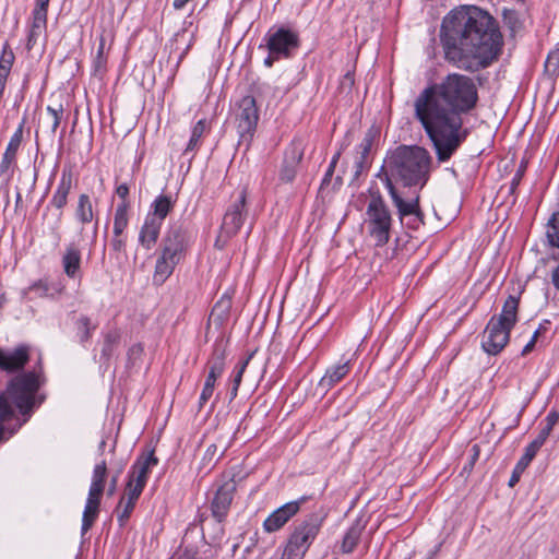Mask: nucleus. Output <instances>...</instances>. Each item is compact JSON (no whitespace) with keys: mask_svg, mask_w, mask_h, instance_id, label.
I'll return each instance as SVG.
<instances>
[{"mask_svg":"<svg viewBox=\"0 0 559 559\" xmlns=\"http://www.w3.org/2000/svg\"><path fill=\"white\" fill-rule=\"evenodd\" d=\"M520 296L510 295L503 302L502 310L496 320L499 324L513 329L518 322Z\"/></svg>","mask_w":559,"mask_h":559,"instance_id":"obj_24","label":"nucleus"},{"mask_svg":"<svg viewBox=\"0 0 559 559\" xmlns=\"http://www.w3.org/2000/svg\"><path fill=\"white\" fill-rule=\"evenodd\" d=\"M512 329L499 324L493 316L483 333L481 347L489 355L499 354L508 344Z\"/></svg>","mask_w":559,"mask_h":559,"instance_id":"obj_12","label":"nucleus"},{"mask_svg":"<svg viewBox=\"0 0 559 559\" xmlns=\"http://www.w3.org/2000/svg\"><path fill=\"white\" fill-rule=\"evenodd\" d=\"M157 464L158 459L155 456L154 451H151L145 455H141L129 472L128 479L145 487L150 469Z\"/></svg>","mask_w":559,"mask_h":559,"instance_id":"obj_17","label":"nucleus"},{"mask_svg":"<svg viewBox=\"0 0 559 559\" xmlns=\"http://www.w3.org/2000/svg\"><path fill=\"white\" fill-rule=\"evenodd\" d=\"M179 559H210L209 556L201 555L192 549H185V551L178 557Z\"/></svg>","mask_w":559,"mask_h":559,"instance_id":"obj_55","label":"nucleus"},{"mask_svg":"<svg viewBox=\"0 0 559 559\" xmlns=\"http://www.w3.org/2000/svg\"><path fill=\"white\" fill-rule=\"evenodd\" d=\"M135 502L120 499L116 507L117 520L120 526H124L127 521L130 519L132 511L134 510Z\"/></svg>","mask_w":559,"mask_h":559,"instance_id":"obj_41","label":"nucleus"},{"mask_svg":"<svg viewBox=\"0 0 559 559\" xmlns=\"http://www.w3.org/2000/svg\"><path fill=\"white\" fill-rule=\"evenodd\" d=\"M102 497L100 495L88 492L82 515V534L87 533L98 518Z\"/></svg>","mask_w":559,"mask_h":559,"instance_id":"obj_23","label":"nucleus"},{"mask_svg":"<svg viewBox=\"0 0 559 559\" xmlns=\"http://www.w3.org/2000/svg\"><path fill=\"white\" fill-rule=\"evenodd\" d=\"M47 114L51 118L50 131H51V133H55L60 124L61 119H62V115H63L62 105H60L59 108H53L51 106H48Z\"/></svg>","mask_w":559,"mask_h":559,"instance_id":"obj_45","label":"nucleus"},{"mask_svg":"<svg viewBox=\"0 0 559 559\" xmlns=\"http://www.w3.org/2000/svg\"><path fill=\"white\" fill-rule=\"evenodd\" d=\"M142 352H143V348H142V346H141V345H134V346H132V347L130 348V350H129V353H130L131 355H141V354H142Z\"/></svg>","mask_w":559,"mask_h":559,"instance_id":"obj_64","label":"nucleus"},{"mask_svg":"<svg viewBox=\"0 0 559 559\" xmlns=\"http://www.w3.org/2000/svg\"><path fill=\"white\" fill-rule=\"evenodd\" d=\"M46 28L47 17L32 14L26 44L27 50H32L35 47L39 38H41L45 35Z\"/></svg>","mask_w":559,"mask_h":559,"instance_id":"obj_28","label":"nucleus"},{"mask_svg":"<svg viewBox=\"0 0 559 559\" xmlns=\"http://www.w3.org/2000/svg\"><path fill=\"white\" fill-rule=\"evenodd\" d=\"M280 59H283V58L277 56V55L269 52V56L264 59V64L267 68H271L274 64V62L280 60Z\"/></svg>","mask_w":559,"mask_h":559,"instance_id":"obj_60","label":"nucleus"},{"mask_svg":"<svg viewBox=\"0 0 559 559\" xmlns=\"http://www.w3.org/2000/svg\"><path fill=\"white\" fill-rule=\"evenodd\" d=\"M209 131V127L205 119H200L191 129L190 139L183 151V155L190 156L192 159L202 144V138L204 133Z\"/></svg>","mask_w":559,"mask_h":559,"instance_id":"obj_26","label":"nucleus"},{"mask_svg":"<svg viewBox=\"0 0 559 559\" xmlns=\"http://www.w3.org/2000/svg\"><path fill=\"white\" fill-rule=\"evenodd\" d=\"M231 297L228 294H224L219 300L214 305L212 310V317H214L219 322H223L227 319L229 311L231 309Z\"/></svg>","mask_w":559,"mask_h":559,"instance_id":"obj_38","label":"nucleus"},{"mask_svg":"<svg viewBox=\"0 0 559 559\" xmlns=\"http://www.w3.org/2000/svg\"><path fill=\"white\" fill-rule=\"evenodd\" d=\"M151 207L153 211L150 212L146 216L150 218H155L157 222L164 223V219L174 207V201L170 195L160 194L154 200Z\"/></svg>","mask_w":559,"mask_h":559,"instance_id":"obj_29","label":"nucleus"},{"mask_svg":"<svg viewBox=\"0 0 559 559\" xmlns=\"http://www.w3.org/2000/svg\"><path fill=\"white\" fill-rule=\"evenodd\" d=\"M552 429L549 428V426H545L539 431L538 436L527 445L528 448L533 449L535 452H538L539 449L544 445L547 438L549 437Z\"/></svg>","mask_w":559,"mask_h":559,"instance_id":"obj_46","label":"nucleus"},{"mask_svg":"<svg viewBox=\"0 0 559 559\" xmlns=\"http://www.w3.org/2000/svg\"><path fill=\"white\" fill-rule=\"evenodd\" d=\"M143 489H144V486L136 484L133 480L128 479V481L126 484L124 492H123L121 499H123V501L127 500V501H132V502L136 503Z\"/></svg>","mask_w":559,"mask_h":559,"instance_id":"obj_43","label":"nucleus"},{"mask_svg":"<svg viewBox=\"0 0 559 559\" xmlns=\"http://www.w3.org/2000/svg\"><path fill=\"white\" fill-rule=\"evenodd\" d=\"M440 41L444 59L467 72L489 67L502 47V36L496 20L488 12L473 5L456 8L443 17Z\"/></svg>","mask_w":559,"mask_h":559,"instance_id":"obj_2","label":"nucleus"},{"mask_svg":"<svg viewBox=\"0 0 559 559\" xmlns=\"http://www.w3.org/2000/svg\"><path fill=\"white\" fill-rule=\"evenodd\" d=\"M546 236L551 247L559 248V211L554 213L546 227Z\"/></svg>","mask_w":559,"mask_h":559,"instance_id":"obj_39","label":"nucleus"},{"mask_svg":"<svg viewBox=\"0 0 559 559\" xmlns=\"http://www.w3.org/2000/svg\"><path fill=\"white\" fill-rule=\"evenodd\" d=\"M117 483H118V473L116 475H114L110 479V485L107 490L108 496H112L115 493L116 488H117Z\"/></svg>","mask_w":559,"mask_h":559,"instance_id":"obj_61","label":"nucleus"},{"mask_svg":"<svg viewBox=\"0 0 559 559\" xmlns=\"http://www.w3.org/2000/svg\"><path fill=\"white\" fill-rule=\"evenodd\" d=\"M384 186L388 189L393 204L397 209L401 221L405 217H409L411 221L407 223L412 228H418L419 225H424V213L419 207V195H416L411 201H405L396 191L392 180L385 175Z\"/></svg>","mask_w":559,"mask_h":559,"instance_id":"obj_10","label":"nucleus"},{"mask_svg":"<svg viewBox=\"0 0 559 559\" xmlns=\"http://www.w3.org/2000/svg\"><path fill=\"white\" fill-rule=\"evenodd\" d=\"M302 156L304 151L296 144L286 151L280 174L282 181L292 182L295 179Z\"/></svg>","mask_w":559,"mask_h":559,"instance_id":"obj_20","label":"nucleus"},{"mask_svg":"<svg viewBox=\"0 0 559 559\" xmlns=\"http://www.w3.org/2000/svg\"><path fill=\"white\" fill-rule=\"evenodd\" d=\"M377 136L378 130L371 127L367 130L362 141L357 146L356 154L354 156V173L352 181L358 180L360 175L370 167L369 153Z\"/></svg>","mask_w":559,"mask_h":559,"instance_id":"obj_14","label":"nucleus"},{"mask_svg":"<svg viewBox=\"0 0 559 559\" xmlns=\"http://www.w3.org/2000/svg\"><path fill=\"white\" fill-rule=\"evenodd\" d=\"M226 448V445L218 447L216 443L210 444L206 449L205 456L210 460H213L214 457L218 459L224 454Z\"/></svg>","mask_w":559,"mask_h":559,"instance_id":"obj_51","label":"nucleus"},{"mask_svg":"<svg viewBox=\"0 0 559 559\" xmlns=\"http://www.w3.org/2000/svg\"><path fill=\"white\" fill-rule=\"evenodd\" d=\"M188 247L187 230L178 224L169 226L160 241L153 276L155 283L163 284L173 274L175 267L186 257Z\"/></svg>","mask_w":559,"mask_h":559,"instance_id":"obj_5","label":"nucleus"},{"mask_svg":"<svg viewBox=\"0 0 559 559\" xmlns=\"http://www.w3.org/2000/svg\"><path fill=\"white\" fill-rule=\"evenodd\" d=\"M304 501L305 498H301L300 500L287 502L276 509L265 519L263 523L264 530L267 533H273L282 528L299 511L300 504Z\"/></svg>","mask_w":559,"mask_h":559,"instance_id":"obj_15","label":"nucleus"},{"mask_svg":"<svg viewBox=\"0 0 559 559\" xmlns=\"http://www.w3.org/2000/svg\"><path fill=\"white\" fill-rule=\"evenodd\" d=\"M537 452H535L533 449L526 447L524 454L516 463L513 473L511 475V478L509 480V486L513 487L519 480L522 475V473L525 471V468L530 465V463L533 461Z\"/></svg>","mask_w":559,"mask_h":559,"instance_id":"obj_34","label":"nucleus"},{"mask_svg":"<svg viewBox=\"0 0 559 559\" xmlns=\"http://www.w3.org/2000/svg\"><path fill=\"white\" fill-rule=\"evenodd\" d=\"M63 287L59 284H50L47 280H38L22 290V296L27 300L36 298H55L61 294Z\"/></svg>","mask_w":559,"mask_h":559,"instance_id":"obj_19","label":"nucleus"},{"mask_svg":"<svg viewBox=\"0 0 559 559\" xmlns=\"http://www.w3.org/2000/svg\"><path fill=\"white\" fill-rule=\"evenodd\" d=\"M471 452H472V455H471V460H469V463H468V468L472 469L475 462L478 460L479 457V453H480V449H479V445L478 444H474L471 449Z\"/></svg>","mask_w":559,"mask_h":559,"instance_id":"obj_59","label":"nucleus"},{"mask_svg":"<svg viewBox=\"0 0 559 559\" xmlns=\"http://www.w3.org/2000/svg\"><path fill=\"white\" fill-rule=\"evenodd\" d=\"M367 226L369 235L377 246H384L390 240L392 217L389 207L382 197L373 194L367 206Z\"/></svg>","mask_w":559,"mask_h":559,"instance_id":"obj_8","label":"nucleus"},{"mask_svg":"<svg viewBox=\"0 0 559 559\" xmlns=\"http://www.w3.org/2000/svg\"><path fill=\"white\" fill-rule=\"evenodd\" d=\"M110 246H111L112 250L116 251V252L124 251V249H126V237L123 235L115 236V234H112Z\"/></svg>","mask_w":559,"mask_h":559,"instance_id":"obj_52","label":"nucleus"},{"mask_svg":"<svg viewBox=\"0 0 559 559\" xmlns=\"http://www.w3.org/2000/svg\"><path fill=\"white\" fill-rule=\"evenodd\" d=\"M350 370V359H346L337 365L331 366L318 383V389L323 393L329 392L340 381H342Z\"/></svg>","mask_w":559,"mask_h":559,"instance_id":"obj_18","label":"nucleus"},{"mask_svg":"<svg viewBox=\"0 0 559 559\" xmlns=\"http://www.w3.org/2000/svg\"><path fill=\"white\" fill-rule=\"evenodd\" d=\"M163 223L155 218L145 217L143 225L139 231V243L145 250H151L156 245Z\"/></svg>","mask_w":559,"mask_h":559,"instance_id":"obj_22","label":"nucleus"},{"mask_svg":"<svg viewBox=\"0 0 559 559\" xmlns=\"http://www.w3.org/2000/svg\"><path fill=\"white\" fill-rule=\"evenodd\" d=\"M539 333H540V329H537V330L533 333L532 338L530 340V342H528V343L524 346V348L522 349V355H526V354H528V353L533 349V347H534V345H535V343H536V341H537V337H538Z\"/></svg>","mask_w":559,"mask_h":559,"instance_id":"obj_56","label":"nucleus"},{"mask_svg":"<svg viewBox=\"0 0 559 559\" xmlns=\"http://www.w3.org/2000/svg\"><path fill=\"white\" fill-rule=\"evenodd\" d=\"M39 385L35 372H24L12 378L5 391L0 393V441L11 437L26 421L20 420L15 408L22 415H29L41 403L36 399Z\"/></svg>","mask_w":559,"mask_h":559,"instance_id":"obj_3","label":"nucleus"},{"mask_svg":"<svg viewBox=\"0 0 559 559\" xmlns=\"http://www.w3.org/2000/svg\"><path fill=\"white\" fill-rule=\"evenodd\" d=\"M192 0H174L173 8L177 11L183 10Z\"/></svg>","mask_w":559,"mask_h":559,"instance_id":"obj_62","label":"nucleus"},{"mask_svg":"<svg viewBox=\"0 0 559 559\" xmlns=\"http://www.w3.org/2000/svg\"><path fill=\"white\" fill-rule=\"evenodd\" d=\"M120 341V333L118 330H111L107 332L104 336V344L102 348V358L105 360H109L115 349L117 348Z\"/></svg>","mask_w":559,"mask_h":559,"instance_id":"obj_37","label":"nucleus"},{"mask_svg":"<svg viewBox=\"0 0 559 559\" xmlns=\"http://www.w3.org/2000/svg\"><path fill=\"white\" fill-rule=\"evenodd\" d=\"M478 92L474 80L459 73L425 87L414 102V117L431 141L439 162L449 160L466 140L463 115L474 109Z\"/></svg>","mask_w":559,"mask_h":559,"instance_id":"obj_1","label":"nucleus"},{"mask_svg":"<svg viewBox=\"0 0 559 559\" xmlns=\"http://www.w3.org/2000/svg\"><path fill=\"white\" fill-rule=\"evenodd\" d=\"M236 487V481L234 479H228L216 489L211 502V511L212 515L218 522H222L226 518L234 499Z\"/></svg>","mask_w":559,"mask_h":559,"instance_id":"obj_13","label":"nucleus"},{"mask_svg":"<svg viewBox=\"0 0 559 559\" xmlns=\"http://www.w3.org/2000/svg\"><path fill=\"white\" fill-rule=\"evenodd\" d=\"M504 24L513 34H515L522 27V23L513 11L504 14Z\"/></svg>","mask_w":559,"mask_h":559,"instance_id":"obj_48","label":"nucleus"},{"mask_svg":"<svg viewBox=\"0 0 559 559\" xmlns=\"http://www.w3.org/2000/svg\"><path fill=\"white\" fill-rule=\"evenodd\" d=\"M551 280L554 286L559 290V265L552 271Z\"/></svg>","mask_w":559,"mask_h":559,"instance_id":"obj_63","label":"nucleus"},{"mask_svg":"<svg viewBox=\"0 0 559 559\" xmlns=\"http://www.w3.org/2000/svg\"><path fill=\"white\" fill-rule=\"evenodd\" d=\"M15 154L9 153L4 151V154L2 156V160L0 163V175L8 174L9 169L15 162Z\"/></svg>","mask_w":559,"mask_h":559,"instance_id":"obj_49","label":"nucleus"},{"mask_svg":"<svg viewBox=\"0 0 559 559\" xmlns=\"http://www.w3.org/2000/svg\"><path fill=\"white\" fill-rule=\"evenodd\" d=\"M81 265V252L74 245H69L62 257V266L64 273L71 277H76Z\"/></svg>","mask_w":559,"mask_h":559,"instance_id":"obj_27","label":"nucleus"},{"mask_svg":"<svg viewBox=\"0 0 559 559\" xmlns=\"http://www.w3.org/2000/svg\"><path fill=\"white\" fill-rule=\"evenodd\" d=\"M24 124H25V119L22 120V122L20 123V126L17 127V129L15 130L13 135L11 136V139L8 143V146L5 148V152L16 155L19 147L22 143Z\"/></svg>","mask_w":559,"mask_h":559,"instance_id":"obj_44","label":"nucleus"},{"mask_svg":"<svg viewBox=\"0 0 559 559\" xmlns=\"http://www.w3.org/2000/svg\"><path fill=\"white\" fill-rule=\"evenodd\" d=\"M264 39L269 52L277 55L283 59L290 58L300 46L299 34L285 26L271 28Z\"/></svg>","mask_w":559,"mask_h":559,"instance_id":"obj_9","label":"nucleus"},{"mask_svg":"<svg viewBox=\"0 0 559 559\" xmlns=\"http://www.w3.org/2000/svg\"><path fill=\"white\" fill-rule=\"evenodd\" d=\"M75 336L81 344L90 341L97 325L87 316H80L75 322Z\"/></svg>","mask_w":559,"mask_h":559,"instance_id":"obj_33","label":"nucleus"},{"mask_svg":"<svg viewBox=\"0 0 559 559\" xmlns=\"http://www.w3.org/2000/svg\"><path fill=\"white\" fill-rule=\"evenodd\" d=\"M253 354H250L245 360L240 361L236 367L234 379H233V388L230 390V400H234L237 396L238 389L240 386L242 374L252 358Z\"/></svg>","mask_w":559,"mask_h":559,"instance_id":"obj_42","label":"nucleus"},{"mask_svg":"<svg viewBox=\"0 0 559 559\" xmlns=\"http://www.w3.org/2000/svg\"><path fill=\"white\" fill-rule=\"evenodd\" d=\"M215 382L205 380L203 390L200 395V405H204L213 395Z\"/></svg>","mask_w":559,"mask_h":559,"instance_id":"obj_50","label":"nucleus"},{"mask_svg":"<svg viewBox=\"0 0 559 559\" xmlns=\"http://www.w3.org/2000/svg\"><path fill=\"white\" fill-rule=\"evenodd\" d=\"M106 69V58L104 56V40L102 39L97 53L94 58V71L95 73H104Z\"/></svg>","mask_w":559,"mask_h":559,"instance_id":"obj_47","label":"nucleus"},{"mask_svg":"<svg viewBox=\"0 0 559 559\" xmlns=\"http://www.w3.org/2000/svg\"><path fill=\"white\" fill-rule=\"evenodd\" d=\"M246 200L247 190L243 188L228 206L222 224V233L226 237L236 235L242 226L247 216Z\"/></svg>","mask_w":559,"mask_h":559,"instance_id":"obj_11","label":"nucleus"},{"mask_svg":"<svg viewBox=\"0 0 559 559\" xmlns=\"http://www.w3.org/2000/svg\"><path fill=\"white\" fill-rule=\"evenodd\" d=\"M13 62L14 53L12 50L8 49L5 45L0 56V81L7 83Z\"/></svg>","mask_w":559,"mask_h":559,"instance_id":"obj_40","label":"nucleus"},{"mask_svg":"<svg viewBox=\"0 0 559 559\" xmlns=\"http://www.w3.org/2000/svg\"><path fill=\"white\" fill-rule=\"evenodd\" d=\"M49 1L50 0H36L32 14L47 17Z\"/></svg>","mask_w":559,"mask_h":559,"instance_id":"obj_53","label":"nucleus"},{"mask_svg":"<svg viewBox=\"0 0 559 559\" xmlns=\"http://www.w3.org/2000/svg\"><path fill=\"white\" fill-rule=\"evenodd\" d=\"M28 361V348L19 346L12 350L0 348V369L13 372L22 369Z\"/></svg>","mask_w":559,"mask_h":559,"instance_id":"obj_16","label":"nucleus"},{"mask_svg":"<svg viewBox=\"0 0 559 559\" xmlns=\"http://www.w3.org/2000/svg\"><path fill=\"white\" fill-rule=\"evenodd\" d=\"M117 195L122 199V202H128L129 187L126 183L119 185L116 189Z\"/></svg>","mask_w":559,"mask_h":559,"instance_id":"obj_58","label":"nucleus"},{"mask_svg":"<svg viewBox=\"0 0 559 559\" xmlns=\"http://www.w3.org/2000/svg\"><path fill=\"white\" fill-rule=\"evenodd\" d=\"M73 171L70 167H64L61 173L58 187L50 200V205L58 210H62L68 202V195L73 187Z\"/></svg>","mask_w":559,"mask_h":559,"instance_id":"obj_21","label":"nucleus"},{"mask_svg":"<svg viewBox=\"0 0 559 559\" xmlns=\"http://www.w3.org/2000/svg\"><path fill=\"white\" fill-rule=\"evenodd\" d=\"M558 420L559 414L557 412H550L545 418V426H549L550 429H554V426L558 423Z\"/></svg>","mask_w":559,"mask_h":559,"instance_id":"obj_57","label":"nucleus"},{"mask_svg":"<svg viewBox=\"0 0 559 559\" xmlns=\"http://www.w3.org/2000/svg\"><path fill=\"white\" fill-rule=\"evenodd\" d=\"M128 210L129 202H121L120 204H118L115 212L112 228V234H115V236L123 235V231L129 223Z\"/></svg>","mask_w":559,"mask_h":559,"instance_id":"obj_35","label":"nucleus"},{"mask_svg":"<svg viewBox=\"0 0 559 559\" xmlns=\"http://www.w3.org/2000/svg\"><path fill=\"white\" fill-rule=\"evenodd\" d=\"M78 219L82 224H88L94 219L92 202L87 194H81L75 211Z\"/></svg>","mask_w":559,"mask_h":559,"instance_id":"obj_36","label":"nucleus"},{"mask_svg":"<svg viewBox=\"0 0 559 559\" xmlns=\"http://www.w3.org/2000/svg\"><path fill=\"white\" fill-rule=\"evenodd\" d=\"M209 374L206 377V380L216 382L217 378L221 377V374L224 371L225 368V352L224 349H221L216 347L213 352V355L211 359L209 360Z\"/></svg>","mask_w":559,"mask_h":559,"instance_id":"obj_31","label":"nucleus"},{"mask_svg":"<svg viewBox=\"0 0 559 559\" xmlns=\"http://www.w3.org/2000/svg\"><path fill=\"white\" fill-rule=\"evenodd\" d=\"M545 67L547 69L552 68L554 71L557 70V68L559 67V50H554L548 53Z\"/></svg>","mask_w":559,"mask_h":559,"instance_id":"obj_54","label":"nucleus"},{"mask_svg":"<svg viewBox=\"0 0 559 559\" xmlns=\"http://www.w3.org/2000/svg\"><path fill=\"white\" fill-rule=\"evenodd\" d=\"M259 118V108L253 96H243L235 104L234 124L239 138L238 145L245 146V151H248L251 145Z\"/></svg>","mask_w":559,"mask_h":559,"instance_id":"obj_7","label":"nucleus"},{"mask_svg":"<svg viewBox=\"0 0 559 559\" xmlns=\"http://www.w3.org/2000/svg\"><path fill=\"white\" fill-rule=\"evenodd\" d=\"M209 374L206 377V380L216 382L217 378L221 377V374L224 371L225 368V352L224 349H221L216 347L213 352V355L211 359L209 360Z\"/></svg>","mask_w":559,"mask_h":559,"instance_id":"obj_32","label":"nucleus"},{"mask_svg":"<svg viewBox=\"0 0 559 559\" xmlns=\"http://www.w3.org/2000/svg\"><path fill=\"white\" fill-rule=\"evenodd\" d=\"M324 514L313 512L298 523L292 532L281 559H301L318 536Z\"/></svg>","mask_w":559,"mask_h":559,"instance_id":"obj_6","label":"nucleus"},{"mask_svg":"<svg viewBox=\"0 0 559 559\" xmlns=\"http://www.w3.org/2000/svg\"><path fill=\"white\" fill-rule=\"evenodd\" d=\"M107 465L105 461L96 464L93 469L92 481L88 492L103 496L107 478Z\"/></svg>","mask_w":559,"mask_h":559,"instance_id":"obj_30","label":"nucleus"},{"mask_svg":"<svg viewBox=\"0 0 559 559\" xmlns=\"http://www.w3.org/2000/svg\"><path fill=\"white\" fill-rule=\"evenodd\" d=\"M365 527L366 523L361 518H358L353 522L342 539L341 551L343 554H349L355 549Z\"/></svg>","mask_w":559,"mask_h":559,"instance_id":"obj_25","label":"nucleus"},{"mask_svg":"<svg viewBox=\"0 0 559 559\" xmlns=\"http://www.w3.org/2000/svg\"><path fill=\"white\" fill-rule=\"evenodd\" d=\"M431 156L421 146H399L386 159V170L381 167L378 177L384 181L385 175L399 179L406 187L423 188L429 178Z\"/></svg>","mask_w":559,"mask_h":559,"instance_id":"obj_4","label":"nucleus"}]
</instances>
